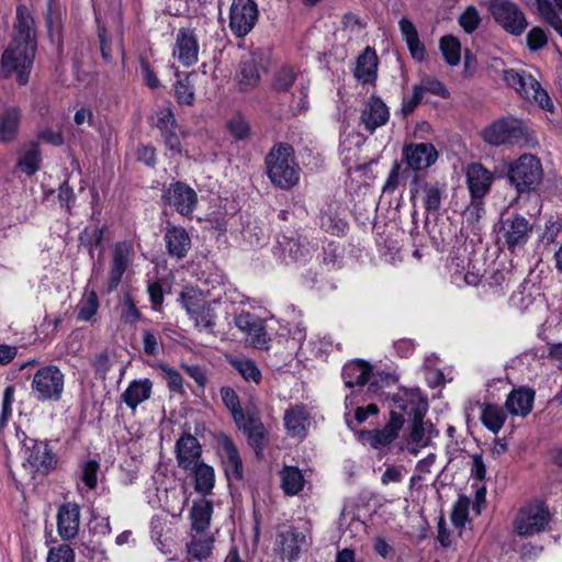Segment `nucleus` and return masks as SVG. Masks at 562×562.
I'll return each instance as SVG.
<instances>
[{"label": "nucleus", "mask_w": 562, "mask_h": 562, "mask_svg": "<svg viewBox=\"0 0 562 562\" xmlns=\"http://www.w3.org/2000/svg\"><path fill=\"white\" fill-rule=\"evenodd\" d=\"M34 21L24 5L16 8V21L13 27V40L4 50L0 64V77L15 76L20 85L29 81L35 56Z\"/></svg>", "instance_id": "nucleus-1"}, {"label": "nucleus", "mask_w": 562, "mask_h": 562, "mask_svg": "<svg viewBox=\"0 0 562 562\" xmlns=\"http://www.w3.org/2000/svg\"><path fill=\"white\" fill-rule=\"evenodd\" d=\"M267 173L278 188L290 189L300 180V167L295 161L294 150L288 144H278L266 157Z\"/></svg>", "instance_id": "nucleus-2"}, {"label": "nucleus", "mask_w": 562, "mask_h": 562, "mask_svg": "<svg viewBox=\"0 0 562 562\" xmlns=\"http://www.w3.org/2000/svg\"><path fill=\"white\" fill-rule=\"evenodd\" d=\"M181 304L194 327L200 333L214 334L217 321L218 302L207 301L201 291L186 289L180 295Z\"/></svg>", "instance_id": "nucleus-3"}, {"label": "nucleus", "mask_w": 562, "mask_h": 562, "mask_svg": "<svg viewBox=\"0 0 562 562\" xmlns=\"http://www.w3.org/2000/svg\"><path fill=\"white\" fill-rule=\"evenodd\" d=\"M551 514L542 502H531L521 506L512 522L513 531L519 537H532L543 532L549 526Z\"/></svg>", "instance_id": "nucleus-4"}, {"label": "nucleus", "mask_w": 562, "mask_h": 562, "mask_svg": "<svg viewBox=\"0 0 562 562\" xmlns=\"http://www.w3.org/2000/svg\"><path fill=\"white\" fill-rule=\"evenodd\" d=\"M65 389V374L55 364L40 368L33 375L31 391L36 401L58 402Z\"/></svg>", "instance_id": "nucleus-5"}, {"label": "nucleus", "mask_w": 562, "mask_h": 562, "mask_svg": "<svg viewBox=\"0 0 562 562\" xmlns=\"http://www.w3.org/2000/svg\"><path fill=\"white\" fill-rule=\"evenodd\" d=\"M532 225L520 214H510L502 217L496 228V241L510 252L524 248L530 238Z\"/></svg>", "instance_id": "nucleus-6"}, {"label": "nucleus", "mask_w": 562, "mask_h": 562, "mask_svg": "<svg viewBox=\"0 0 562 562\" xmlns=\"http://www.w3.org/2000/svg\"><path fill=\"white\" fill-rule=\"evenodd\" d=\"M508 179L518 192L535 190L543 179L541 161L531 154L521 155L510 164Z\"/></svg>", "instance_id": "nucleus-7"}, {"label": "nucleus", "mask_w": 562, "mask_h": 562, "mask_svg": "<svg viewBox=\"0 0 562 562\" xmlns=\"http://www.w3.org/2000/svg\"><path fill=\"white\" fill-rule=\"evenodd\" d=\"M483 139L492 146L514 144L527 140L530 136L526 123L519 119L507 116L494 121L482 131Z\"/></svg>", "instance_id": "nucleus-8"}, {"label": "nucleus", "mask_w": 562, "mask_h": 562, "mask_svg": "<svg viewBox=\"0 0 562 562\" xmlns=\"http://www.w3.org/2000/svg\"><path fill=\"white\" fill-rule=\"evenodd\" d=\"M221 397L238 428L244 430L255 445H258L265 435L262 423L255 416L244 413L239 404V398L232 387L223 386L221 389Z\"/></svg>", "instance_id": "nucleus-9"}, {"label": "nucleus", "mask_w": 562, "mask_h": 562, "mask_svg": "<svg viewBox=\"0 0 562 562\" xmlns=\"http://www.w3.org/2000/svg\"><path fill=\"white\" fill-rule=\"evenodd\" d=\"M22 453V465L33 477L37 474L46 475L55 468L56 458L46 442L26 438Z\"/></svg>", "instance_id": "nucleus-10"}, {"label": "nucleus", "mask_w": 562, "mask_h": 562, "mask_svg": "<svg viewBox=\"0 0 562 562\" xmlns=\"http://www.w3.org/2000/svg\"><path fill=\"white\" fill-rule=\"evenodd\" d=\"M258 7L254 0H233L229 9V29L237 37H244L258 21Z\"/></svg>", "instance_id": "nucleus-11"}, {"label": "nucleus", "mask_w": 562, "mask_h": 562, "mask_svg": "<svg viewBox=\"0 0 562 562\" xmlns=\"http://www.w3.org/2000/svg\"><path fill=\"white\" fill-rule=\"evenodd\" d=\"M491 12L495 21L513 35H520L528 25L522 11L508 0H493Z\"/></svg>", "instance_id": "nucleus-12"}, {"label": "nucleus", "mask_w": 562, "mask_h": 562, "mask_svg": "<svg viewBox=\"0 0 562 562\" xmlns=\"http://www.w3.org/2000/svg\"><path fill=\"white\" fill-rule=\"evenodd\" d=\"M200 44L198 34L192 27H180L177 31L172 47V57L183 67H191L199 60Z\"/></svg>", "instance_id": "nucleus-13"}, {"label": "nucleus", "mask_w": 562, "mask_h": 562, "mask_svg": "<svg viewBox=\"0 0 562 562\" xmlns=\"http://www.w3.org/2000/svg\"><path fill=\"white\" fill-rule=\"evenodd\" d=\"M306 547V536L296 528L290 526L280 530L273 543V552L281 560L296 561Z\"/></svg>", "instance_id": "nucleus-14"}, {"label": "nucleus", "mask_w": 562, "mask_h": 562, "mask_svg": "<svg viewBox=\"0 0 562 562\" xmlns=\"http://www.w3.org/2000/svg\"><path fill=\"white\" fill-rule=\"evenodd\" d=\"M164 201L183 216H191L196 203L195 191L183 182H173L165 189Z\"/></svg>", "instance_id": "nucleus-15"}, {"label": "nucleus", "mask_w": 562, "mask_h": 562, "mask_svg": "<svg viewBox=\"0 0 562 562\" xmlns=\"http://www.w3.org/2000/svg\"><path fill=\"white\" fill-rule=\"evenodd\" d=\"M393 409L403 412L412 419H423L428 411V401L417 389L401 390L392 397Z\"/></svg>", "instance_id": "nucleus-16"}, {"label": "nucleus", "mask_w": 562, "mask_h": 562, "mask_svg": "<svg viewBox=\"0 0 562 562\" xmlns=\"http://www.w3.org/2000/svg\"><path fill=\"white\" fill-rule=\"evenodd\" d=\"M390 120V109L378 95H370L363 103L360 112V123L364 130L373 133L384 126Z\"/></svg>", "instance_id": "nucleus-17"}, {"label": "nucleus", "mask_w": 562, "mask_h": 562, "mask_svg": "<svg viewBox=\"0 0 562 562\" xmlns=\"http://www.w3.org/2000/svg\"><path fill=\"white\" fill-rule=\"evenodd\" d=\"M134 257V248L130 241L116 243L113 247V258L108 276V290H115Z\"/></svg>", "instance_id": "nucleus-18"}, {"label": "nucleus", "mask_w": 562, "mask_h": 562, "mask_svg": "<svg viewBox=\"0 0 562 562\" xmlns=\"http://www.w3.org/2000/svg\"><path fill=\"white\" fill-rule=\"evenodd\" d=\"M236 327L247 335L250 344L258 349L269 348V336L265 321L250 313H240L235 318Z\"/></svg>", "instance_id": "nucleus-19"}, {"label": "nucleus", "mask_w": 562, "mask_h": 562, "mask_svg": "<svg viewBox=\"0 0 562 562\" xmlns=\"http://www.w3.org/2000/svg\"><path fill=\"white\" fill-rule=\"evenodd\" d=\"M467 186L471 199L482 200L491 190L494 175L480 162L469 164L465 168Z\"/></svg>", "instance_id": "nucleus-20"}, {"label": "nucleus", "mask_w": 562, "mask_h": 562, "mask_svg": "<svg viewBox=\"0 0 562 562\" xmlns=\"http://www.w3.org/2000/svg\"><path fill=\"white\" fill-rule=\"evenodd\" d=\"M508 303L519 313L532 312L542 304L540 288L530 280H524L512 293Z\"/></svg>", "instance_id": "nucleus-21"}, {"label": "nucleus", "mask_w": 562, "mask_h": 562, "mask_svg": "<svg viewBox=\"0 0 562 562\" xmlns=\"http://www.w3.org/2000/svg\"><path fill=\"white\" fill-rule=\"evenodd\" d=\"M404 422L402 413L392 411L390 420L383 429L363 431L361 436L375 449L385 447L397 438Z\"/></svg>", "instance_id": "nucleus-22"}, {"label": "nucleus", "mask_w": 562, "mask_h": 562, "mask_svg": "<svg viewBox=\"0 0 562 562\" xmlns=\"http://www.w3.org/2000/svg\"><path fill=\"white\" fill-rule=\"evenodd\" d=\"M408 167L415 171L424 170L436 162L438 153L430 143H418L406 146L403 150Z\"/></svg>", "instance_id": "nucleus-23"}, {"label": "nucleus", "mask_w": 562, "mask_h": 562, "mask_svg": "<svg viewBox=\"0 0 562 562\" xmlns=\"http://www.w3.org/2000/svg\"><path fill=\"white\" fill-rule=\"evenodd\" d=\"M175 452L178 465L186 471L201 462L202 447L191 434H184L177 440Z\"/></svg>", "instance_id": "nucleus-24"}, {"label": "nucleus", "mask_w": 562, "mask_h": 562, "mask_svg": "<svg viewBox=\"0 0 562 562\" xmlns=\"http://www.w3.org/2000/svg\"><path fill=\"white\" fill-rule=\"evenodd\" d=\"M342 379L347 387L364 386L367 382H370L368 392H378L376 380L371 373V367L363 361H352L345 364Z\"/></svg>", "instance_id": "nucleus-25"}, {"label": "nucleus", "mask_w": 562, "mask_h": 562, "mask_svg": "<svg viewBox=\"0 0 562 562\" xmlns=\"http://www.w3.org/2000/svg\"><path fill=\"white\" fill-rule=\"evenodd\" d=\"M217 442L226 476L228 480H241L243 463L234 442L229 437L225 435H221L217 439Z\"/></svg>", "instance_id": "nucleus-26"}, {"label": "nucleus", "mask_w": 562, "mask_h": 562, "mask_svg": "<svg viewBox=\"0 0 562 562\" xmlns=\"http://www.w3.org/2000/svg\"><path fill=\"white\" fill-rule=\"evenodd\" d=\"M80 524V507L76 503L63 504L57 514V529L64 540H70L78 535Z\"/></svg>", "instance_id": "nucleus-27"}, {"label": "nucleus", "mask_w": 562, "mask_h": 562, "mask_svg": "<svg viewBox=\"0 0 562 562\" xmlns=\"http://www.w3.org/2000/svg\"><path fill=\"white\" fill-rule=\"evenodd\" d=\"M263 54L251 52L240 63L239 85L243 89H250L258 85L263 67Z\"/></svg>", "instance_id": "nucleus-28"}, {"label": "nucleus", "mask_w": 562, "mask_h": 562, "mask_svg": "<svg viewBox=\"0 0 562 562\" xmlns=\"http://www.w3.org/2000/svg\"><path fill=\"white\" fill-rule=\"evenodd\" d=\"M164 240L168 254L177 259L184 258L191 248V238L188 232L181 226L168 224L166 226Z\"/></svg>", "instance_id": "nucleus-29"}, {"label": "nucleus", "mask_w": 562, "mask_h": 562, "mask_svg": "<svg viewBox=\"0 0 562 562\" xmlns=\"http://www.w3.org/2000/svg\"><path fill=\"white\" fill-rule=\"evenodd\" d=\"M283 422L290 437L303 438L310 425V415L303 405H294L284 412Z\"/></svg>", "instance_id": "nucleus-30"}, {"label": "nucleus", "mask_w": 562, "mask_h": 562, "mask_svg": "<svg viewBox=\"0 0 562 562\" xmlns=\"http://www.w3.org/2000/svg\"><path fill=\"white\" fill-rule=\"evenodd\" d=\"M189 537L186 547L191 559L202 561L212 554L215 538L210 531H190Z\"/></svg>", "instance_id": "nucleus-31"}, {"label": "nucleus", "mask_w": 562, "mask_h": 562, "mask_svg": "<svg viewBox=\"0 0 562 562\" xmlns=\"http://www.w3.org/2000/svg\"><path fill=\"white\" fill-rule=\"evenodd\" d=\"M153 392V382L145 379H136L130 382L121 398L128 408L135 411L137 406L147 401Z\"/></svg>", "instance_id": "nucleus-32"}, {"label": "nucleus", "mask_w": 562, "mask_h": 562, "mask_svg": "<svg viewBox=\"0 0 562 562\" xmlns=\"http://www.w3.org/2000/svg\"><path fill=\"white\" fill-rule=\"evenodd\" d=\"M533 401L535 392L531 389L520 387L509 393L506 408L512 415L525 417L531 412Z\"/></svg>", "instance_id": "nucleus-33"}, {"label": "nucleus", "mask_w": 562, "mask_h": 562, "mask_svg": "<svg viewBox=\"0 0 562 562\" xmlns=\"http://www.w3.org/2000/svg\"><path fill=\"white\" fill-rule=\"evenodd\" d=\"M378 56L373 48L367 47L358 57L355 77L362 83H374L376 80Z\"/></svg>", "instance_id": "nucleus-34"}, {"label": "nucleus", "mask_w": 562, "mask_h": 562, "mask_svg": "<svg viewBox=\"0 0 562 562\" xmlns=\"http://www.w3.org/2000/svg\"><path fill=\"white\" fill-rule=\"evenodd\" d=\"M213 514V504L206 498L194 501L190 509V531H209Z\"/></svg>", "instance_id": "nucleus-35"}, {"label": "nucleus", "mask_w": 562, "mask_h": 562, "mask_svg": "<svg viewBox=\"0 0 562 562\" xmlns=\"http://www.w3.org/2000/svg\"><path fill=\"white\" fill-rule=\"evenodd\" d=\"M398 27L412 57L418 61L424 60L426 49L419 40L417 29L413 22L407 18H402L398 21Z\"/></svg>", "instance_id": "nucleus-36"}, {"label": "nucleus", "mask_w": 562, "mask_h": 562, "mask_svg": "<svg viewBox=\"0 0 562 562\" xmlns=\"http://www.w3.org/2000/svg\"><path fill=\"white\" fill-rule=\"evenodd\" d=\"M21 120V112L15 106L4 108L0 112V140L11 143L15 139Z\"/></svg>", "instance_id": "nucleus-37"}, {"label": "nucleus", "mask_w": 562, "mask_h": 562, "mask_svg": "<svg viewBox=\"0 0 562 562\" xmlns=\"http://www.w3.org/2000/svg\"><path fill=\"white\" fill-rule=\"evenodd\" d=\"M537 9L542 19L553 27L562 38V0H536Z\"/></svg>", "instance_id": "nucleus-38"}, {"label": "nucleus", "mask_w": 562, "mask_h": 562, "mask_svg": "<svg viewBox=\"0 0 562 562\" xmlns=\"http://www.w3.org/2000/svg\"><path fill=\"white\" fill-rule=\"evenodd\" d=\"M188 471H190L193 476L194 490L198 493L207 495L212 492L215 483V473L211 465L201 461Z\"/></svg>", "instance_id": "nucleus-39"}, {"label": "nucleus", "mask_w": 562, "mask_h": 562, "mask_svg": "<svg viewBox=\"0 0 562 562\" xmlns=\"http://www.w3.org/2000/svg\"><path fill=\"white\" fill-rule=\"evenodd\" d=\"M443 187L438 183H422L417 187L415 195L419 196L424 207L428 212L438 211L441 205Z\"/></svg>", "instance_id": "nucleus-40"}, {"label": "nucleus", "mask_w": 562, "mask_h": 562, "mask_svg": "<svg viewBox=\"0 0 562 562\" xmlns=\"http://www.w3.org/2000/svg\"><path fill=\"white\" fill-rule=\"evenodd\" d=\"M281 488L288 496L297 495L305 485V479L296 467H284L280 471Z\"/></svg>", "instance_id": "nucleus-41"}, {"label": "nucleus", "mask_w": 562, "mask_h": 562, "mask_svg": "<svg viewBox=\"0 0 562 562\" xmlns=\"http://www.w3.org/2000/svg\"><path fill=\"white\" fill-rule=\"evenodd\" d=\"M42 157L38 145L31 143L21 149L18 167L27 176L34 175L40 169Z\"/></svg>", "instance_id": "nucleus-42"}, {"label": "nucleus", "mask_w": 562, "mask_h": 562, "mask_svg": "<svg viewBox=\"0 0 562 562\" xmlns=\"http://www.w3.org/2000/svg\"><path fill=\"white\" fill-rule=\"evenodd\" d=\"M532 85H524L525 91L528 93H519V95L531 103L539 105L541 109L552 111L553 104L547 91L532 77Z\"/></svg>", "instance_id": "nucleus-43"}, {"label": "nucleus", "mask_w": 562, "mask_h": 562, "mask_svg": "<svg viewBox=\"0 0 562 562\" xmlns=\"http://www.w3.org/2000/svg\"><path fill=\"white\" fill-rule=\"evenodd\" d=\"M481 420L492 432L497 434L506 420V414L502 407L487 404L482 408Z\"/></svg>", "instance_id": "nucleus-44"}, {"label": "nucleus", "mask_w": 562, "mask_h": 562, "mask_svg": "<svg viewBox=\"0 0 562 562\" xmlns=\"http://www.w3.org/2000/svg\"><path fill=\"white\" fill-rule=\"evenodd\" d=\"M512 279L513 273L510 270L506 268L497 269L493 271L486 280L487 291H490L495 296H501L510 284Z\"/></svg>", "instance_id": "nucleus-45"}, {"label": "nucleus", "mask_w": 562, "mask_h": 562, "mask_svg": "<svg viewBox=\"0 0 562 562\" xmlns=\"http://www.w3.org/2000/svg\"><path fill=\"white\" fill-rule=\"evenodd\" d=\"M99 306V299L95 291L86 290L77 305V318L83 322L90 321L97 314Z\"/></svg>", "instance_id": "nucleus-46"}, {"label": "nucleus", "mask_w": 562, "mask_h": 562, "mask_svg": "<svg viewBox=\"0 0 562 562\" xmlns=\"http://www.w3.org/2000/svg\"><path fill=\"white\" fill-rule=\"evenodd\" d=\"M441 54L450 66H457L461 59V44L452 35L442 36L439 43Z\"/></svg>", "instance_id": "nucleus-47"}, {"label": "nucleus", "mask_w": 562, "mask_h": 562, "mask_svg": "<svg viewBox=\"0 0 562 562\" xmlns=\"http://www.w3.org/2000/svg\"><path fill=\"white\" fill-rule=\"evenodd\" d=\"M117 311L121 322L128 325H134L142 318V313L136 306L131 294L126 293L117 305Z\"/></svg>", "instance_id": "nucleus-48"}, {"label": "nucleus", "mask_w": 562, "mask_h": 562, "mask_svg": "<svg viewBox=\"0 0 562 562\" xmlns=\"http://www.w3.org/2000/svg\"><path fill=\"white\" fill-rule=\"evenodd\" d=\"M103 234L104 228L98 226H88L80 234V243L88 248L91 257L94 249L102 248Z\"/></svg>", "instance_id": "nucleus-49"}, {"label": "nucleus", "mask_w": 562, "mask_h": 562, "mask_svg": "<svg viewBox=\"0 0 562 562\" xmlns=\"http://www.w3.org/2000/svg\"><path fill=\"white\" fill-rule=\"evenodd\" d=\"M504 81L506 85L515 89L518 93H528L525 91L524 85H532V75L526 70H504Z\"/></svg>", "instance_id": "nucleus-50"}, {"label": "nucleus", "mask_w": 562, "mask_h": 562, "mask_svg": "<svg viewBox=\"0 0 562 562\" xmlns=\"http://www.w3.org/2000/svg\"><path fill=\"white\" fill-rule=\"evenodd\" d=\"M432 425L426 424L423 419H413L411 439L419 447H426L430 442Z\"/></svg>", "instance_id": "nucleus-51"}, {"label": "nucleus", "mask_w": 562, "mask_h": 562, "mask_svg": "<svg viewBox=\"0 0 562 562\" xmlns=\"http://www.w3.org/2000/svg\"><path fill=\"white\" fill-rule=\"evenodd\" d=\"M233 366L246 381L255 383L260 381L261 373L254 361L237 359L233 362Z\"/></svg>", "instance_id": "nucleus-52"}, {"label": "nucleus", "mask_w": 562, "mask_h": 562, "mask_svg": "<svg viewBox=\"0 0 562 562\" xmlns=\"http://www.w3.org/2000/svg\"><path fill=\"white\" fill-rule=\"evenodd\" d=\"M156 127L164 135L177 128V120L169 108H164L156 112Z\"/></svg>", "instance_id": "nucleus-53"}, {"label": "nucleus", "mask_w": 562, "mask_h": 562, "mask_svg": "<svg viewBox=\"0 0 562 562\" xmlns=\"http://www.w3.org/2000/svg\"><path fill=\"white\" fill-rule=\"evenodd\" d=\"M458 21L464 32L470 34L479 27L481 18L477 10L473 5H470L462 12Z\"/></svg>", "instance_id": "nucleus-54"}, {"label": "nucleus", "mask_w": 562, "mask_h": 562, "mask_svg": "<svg viewBox=\"0 0 562 562\" xmlns=\"http://www.w3.org/2000/svg\"><path fill=\"white\" fill-rule=\"evenodd\" d=\"M175 94L180 104L190 105L194 101L193 87L189 81V77L178 80L175 87Z\"/></svg>", "instance_id": "nucleus-55"}, {"label": "nucleus", "mask_w": 562, "mask_h": 562, "mask_svg": "<svg viewBox=\"0 0 562 562\" xmlns=\"http://www.w3.org/2000/svg\"><path fill=\"white\" fill-rule=\"evenodd\" d=\"M451 281L459 288L464 285H477L481 281V276L471 270L463 271L456 269L451 273Z\"/></svg>", "instance_id": "nucleus-56"}, {"label": "nucleus", "mask_w": 562, "mask_h": 562, "mask_svg": "<svg viewBox=\"0 0 562 562\" xmlns=\"http://www.w3.org/2000/svg\"><path fill=\"white\" fill-rule=\"evenodd\" d=\"M181 136L184 137L186 133L182 132L180 135L178 133L177 128L161 135V137L164 139V144L171 156L182 155L183 148L181 145Z\"/></svg>", "instance_id": "nucleus-57"}, {"label": "nucleus", "mask_w": 562, "mask_h": 562, "mask_svg": "<svg viewBox=\"0 0 562 562\" xmlns=\"http://www.w3.org/2000/svg\"><path fill=\"white\" fill-rule=\"evenodd\" d=\"M46 562H75V552L68 544H60L48 551Z\"/></svg>", "instance_id": "nucleus-58"}, {"label": "nucleus", "mask_w": 562, "mask_h": 562, "mask_svg": "<svg viewBox=\"0 0 562 562\" xmlns=\"http://www.w3.org/2000/svg\"><path fill=\"white\" fill-rule=\"evenodd\" d=\"M14 386L8 385L3 392L2 409L0 416V429L7 424L12 415V404L14 402Z\"/></svg>", "instance_id": "nucleus-59"}, {"label": "nucleus", "mask_w": 562, "mask_h": 562, "mask_svg": "<svg viewBox=\"0 0 562 562\" xmlns=\"http://www.w3.org/2000/svg\"><path fill=\"white\" fill-rule=\"evenodd\" d=\"M143 350L147 356L156 357L160 350L159 337L149 329H143Z\"/></svg>", "instance_id": "nucleus-60"}, {"label": "nucleus", "mask_w": 562, "mask_h": 562, "mask_svg": "<svg viewBox=\"0 0 562 562\" xmlns=\"http://www.w3.org/2000/svg\"><path fill=\"white\" fill-rule=\"evenodd\" d=\"M307 91L308 87H306L303 82L300 83L299 95L293 97L292 102L290 103V110L293 114H302L305 113L308 109L307 101Z\"/></svg>", "instance_id": "nucleus-61"}, {"label": "nucleus", "mask_w": 562, "mask_h": 562, "mask_svg": "<svg viewBox=\"0 0 562 562\" xmlns=\"http://www.w3.org/2000/svg\"><path fill=\"white\" fill-rule=\"evenodd\" d=\"M227 128L232 136L237 139H244L249 134V125L241 116H234L227 122Z\"/></svg>", "instance_id": "nucleus-62"}, {"label": "nucleus", "mask_w": 562, "mask_h": 562, "mask_svg": "<svg viewBox=\"0 0 562 562\" xmlns=\"http://www.w3.org/2000/svg\"><path fill=\"white\" fill-rule=\"evenodd\" d=\"M98 471H99V463L93 460L86 462L82 468L81 480L89 490H93L97 486Z\"/></svg>", "instance_id": "nucleus-63"}, {"label": "nucleus", "mask_w": 562, "mask_h": 562, "mask_svg": "<svg viewBox=\"0 0 562 562\" xmlns=\"http://www.w3.org/2000/svg\"><path fill=\"white\" fill-rule=\"evenodd\" d=\"M527 45L530 50H538L542 48L547 42L548 37L544 31L538 26L532 27L527 34Z\"/></svg>", "instance_id": "nucleus-64"}]
</instances>
